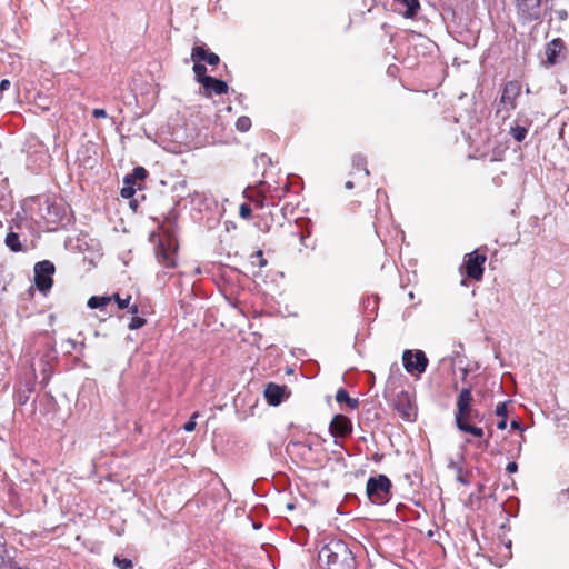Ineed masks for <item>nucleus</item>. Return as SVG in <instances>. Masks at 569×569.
<instances>
[{
  "label": "nucleus",
  "mask_w": 569,
  "mask_h": 569,
  "mask_svg": "<svg viewBox=\"0 0 569 569\" xmlns=\"http://www.w3.org/2000/svg\"><path fill=\"white\" fill-rule=\"evenodd\" d=\"M319 561L327 569H352L355 558L348 546L341 540H331L325 545L318 555Z\"/></svg>",
  "instance_id": "nucleus-1"
},
{
  "label": "nucleus",
  "mask_w": 569,
  "mask_h": 569,
  "mask_svg": "<svg viewBox=\"0 0 569 569\" xmlns=\"http://www.w3.org/2000/svg\"><path fill=\"white\" fill-rule=\"evenodd\" d=\"M472 401H473V397H472L471 389L463 388L459 392L458 398H457V403H456L457 409L455 412V422H456L458 430H460L461 432H465V433H469L472 437L479 439V441L477 442V447L487 449L489 441L482 440V438L485 436V431L482 428H468V426H462V427L460 426L462 423L461 418H463L467 415V412L472 409V406H471Z\"/></svg>",
  "instance_id": "nucleus-2"
},
{
  "label": "nucleus",
  "mask_w": 569,
  "mask_h": 569,
  "mask_svg": "<svg viewBox=\"0 0 569 569\" xmlns=\"http://www.w3.org/2000/svg\"><path fill=\"white\" fill-rule=\"evenodd\" d=\"M366 492L372 503L385 505L391 498V481L385 475L370 477L367 481Z\"/></svg>",
  "instance_id": "nucleus-3"
},
{
  "label": "nucleus",
  "mask_w": 569,
  "mask_h": 569,
  "mask_svg": "<svg viewBox=\"0 0 569 569\" xmlns=\"http://www.w3.org/2000/svg\"><path fill=\"white\" fill-rule=\"evenodd\" d=\"M54 271V264L49 260H43L34 264V284L43 295L52 287V276Z\"/></svg>",
  "instance_id": "nucleus-4"
},
{
  "label": "nucleus",
  "mask_w": 569,
  "mask_h": 569,
  "mask_svg": "<svg viewBox=\"0 0 569 569\" xmlns=\"http://www.w3.org/2000/svg\"><path fill=\"white\" fill-rule=\"evenodd\" d=\"M177 249L178 244L173 238L169 236L161 238L157 248L158 261L166 268H174Z\"/></svg>",
  "instance_id": "nucleus-5"
},
{
  "label": "nucleus",
  "mask_w": 569,
  "mask_h": 569,
  "mask_svg": "<svg viewBox=\"0 0 569 569\" xmlns=\"http://www.w3.org/2000/svg\"><path fill=\"white\" fill-rule=\"evenodd\" d=\"M402 361L406 371L409 373H422L428 366V358L422 350H405Z\"/></svg>",
  "instance_id": "nucleus-6"
},
{
  "label": "nucleus",
  "mask_w": 569,
  "mask_h": 569,
  "mask_svg": "<svg viewBox=\"0 0 569 569\" xmlns=\"http://www.w3.org/2000/svg\"><path fill=\"white\" fill-rule=\"evenodd\" d=\"M393 408L399 416L407 420L413 421L417 417L416 408L412 403L411 397L407 391H400L393 399Z\"/></svg>",
  "instance_id": "nucleus-7"
},
{
  "label": "nucleus",
  "mask_w": 569,
  "mask_h": 569,
  "mask_svg": "<svg viewBox=\"0 0 569 569\" xmlns=\"http://www.w3.org/2000/svg\"><path fill=\"white\" fill-rule=\"evenodd\" d=\"M521 92V84L520 82L513 80L508 81L502 89L500 102L499 104L502 106V108L509 112L510 110L516 109L517 107V98L519 97Z\"/></svg>",
  "instance_id": "nucleus-8"
},
{
  "label": "nucleus",
  "mask_w": 569,
  "mask_h": 569,
  "mask_svg": "<svg viewBox=\"0 0 569 569\" xmlns=\"http://www.w3.org/2000/svg\"><path fill=\"white\" fill-rule=\"evenodd\" d=\"M392 11L405 19L413 20L421 10L419 0H392Z\"/></svg>",
  "instance_id": "nucleus-9"
},
{
  "label": "nucleus",
  "mask_w": 569,
  "mask_h": 569,
  "mask_svg": "<svg viewBox=\"0 0 569 569\" xmlns=\"http://www.w3.org/2000/svg\"><path fill=\"white\" fill-rule=\"evenodd\" d=\"M486 260V256L478 254L477 251L467 254L465 260L467 276L475 280H480L483 276Z\"/></svg>",
  "instance_id": "nucleus-10"
},
{
  "label": "nucleus",
  "mask_w": 569,
  "mask_h": 569,
  "mask_svg": "<svg viewBox=\"0 0 569 569\" xmlns=\"http://www.w3.org/2000/svg\"><path fill=\"white\" fill-rule=\"evenodd\" d=\"M329 431L335 438H346L352 432V423L346 416L336 415L330 422Z\"/></svg>",
  "instance_id": "nucleus-11"
},
{
  "label": "nucleus",
  "mask_w": 569,
  "mask_h": 569,
  "mask_svg": "<svg viewBox=\"0 0 569 569\" xmlns=\"http://www.w3.org/2000/svg\"><path fill=\"white\" fill-rule=\"evenodd\" d=\"M202 87L204 89V94L207 97H211L212 94L221 96L228 92L227 82L216 79L213 77L203 78Z\"/></svg>",
  "instance_id": "nucleus-12"
},
{
  "label": "nucleus",
  "mask_w": 569,
  "mask_h": 569,
  "mask_svg": "<svg viewBox=\"0 0 569 569\" xmlns=\"http://www.w3.org/2000/svg\"><path fill=\"white\" fill-rule=\"evenodd\" d=\"M191 59H198L202 62H207L210 66H217L220 62V58L214 52H209L204 46H196L191 52Z\"/></svg>",
  "instance_id": "nucleus-13"
},
{
  "label": "nucleus",
  "mask_w": 569,
  "mask_h": 569,
  "mask_svg": "<svg viewBox=\"0 0 569 569\" xmlns=\"http://www.w3.org/2000/svg\"><path fill=\"white\" fill-rule=\"evenodd\" d=\"M284 387L278 386L276 383H268L264 389V397L269 405L278 406L281 403L284 395Z\"/></svg>",
  "instance_id": "nucleus-14"
},
{
  "label": "nucleus",
  "mask_w": 569,
  "mask_h": 569,
  "mask_svg": "<svg viewBox=\"0 0 569 569\" xmlns=\"http://www.w3.org/2000/svg\"><path fill=\"white\" fill-rule=\"evenodd\" d=\"M562 49H563V43H562L561 39L557 38V39H553L552 41H550L546 48V57H547L546 63L548 66L556 64L558 61V56L560 54Z\"/></svg>",
  "instance_id": "nucleus-15"
},
{
  "label": "nucleus",
  "mask_w": 569,
  "mask_h": 569,
  "mask_svg": "<svg viewBox=\"0 0 569 569\" xmlns=\"http://www.w3.org/2000/svg\"><path fill=\"white\" fill-rule=\"evenodd\" d=\"M111 301L112 297L109 296H92L89 298L87 306L90 309H100L103 311Z\"/></svg>",
  "instance_id": "nucleus-16"
},
{
  "label": "nucleus",
  "mask_w": 569,
  "mask_h": 569,
  "mask_svg": "<svg viewBox=\"0 0 569 569\" xmlns=\"http://www.w3.org/2000/svg\"><path fill=\"white\" fill-rule=\"evenodd\" d=\"M483 416L479 412V410L472 408L467 412V415L461 418V427L468 426V428H479L478 426L473 425V422H480L482 421Z\"/></svg>",
  "instance_id": "nucleus-17"
},
{
  "label": "nucleus",
  "mask_w": 569,
  "mask_h": 569,
  "mask_svg": "<svg viewBox=\"0 0 569 569\" xmlns=\"http://www.w3.org/2000/svg\"><path fill=\"white\" fill-rule=\"evenodd\" d=\"M336 401L339 403H347L350 409H356L359 406V401L356 398L349 397V393L345 389H339L336 393Z\"/></svg>",
  "instance_id": "nucleus-18"
},
{
  "label": "nucleus",
  "mask_w": 569,
  "mask_h": 569,
  "mask_svg": "<svg viewBox=\"0 0 569 569\" xmlns=\"http://www.w3.org/2000/svg\"><path fill=\"white\" fill-rule=\"evenodd\" d=\"M191 60L193 61V72L196 76V80L202 84L203 78H210V76L206 74L207 68L201 60H198V59H191Z\"/></svg>",
  "instance_id": "nucleus-19"
},
{
  "label": "nucleus",
  "mask_w": 569,
  "mask_h": 569,
  "mask_svg": "<svg viewBox=\"0 0 569 569\" xmlns=\"http://www.w3.org/2000/svg\"><path fill=\"white\" fill-rule=\"evenodd\" d=\"M6 246L14 252L22 250V246L19 240V234L16 232H9L4 239Z\"/></svg>",
  "instance_id": "nucleus-20"
},
{
  "label": "nucleus",
  "mask_w": 569,
  "mask_h": 569,
  "mask_svg": "<svg viewBox=\"0 0 569 569\" xmlns=\"http://www.w3.org/2000/svg\"><path fill=\"white\" fill-rule=\"evenodd\" d=\"M123 183H124V186L122 187L120 194L122 198L129 199L136 192V188H134L136 184L132 183V178H130V177H126L123 180Z\"/></svg>",
  "instance_id": "nucleus-21"
},
{
  "label": "nucleus",
  "mask_w": 569,
  "mask_h": 569,
  "mask_svg": "<svg viewBox=\"0 0 569 569\" xmlns=\"http://www.w3.org/2000/svg\"><path fill=\"white\" fill-rule=\"evenodd\" d=\"M510 133L516 141L521 142L526 139L528 129L526 127L516 124L511 127Z\"/></svg>",
  "instance_id": "nucleus-22"
},
{
  "label": "nucleus",
  "mask_w": 569,
  "mask_h": 569,
  "mask_svg": "<svg viewBox=\"0 0 569 569\" xmlns=\"http://www.w3.org/2000/svg\"><path fill=\"white\" fill-rule=\"evenodd\" d=\"M113 563L119 568V569H132L133 568V562L132 560L130 559H127V558H121L120 556H114L113 558Z\"/></svg>",
  "instance_id": "nucleus-23"
},
{
  "label": "nucleus",
  "mask_w": 569,
  "mask_h": 569,
  "mask_svg": "<svg viewBox=\"0 0 569 569\" xmlns=\"http://www.w3.org/2000/svg\"><path fill=\"white\" fill-rule=\"evenodd\" d=\"M251 127L250 118L242 116L237 119L236 128L241 132H247Z\"/></svg>",
  "instance_id": "nucleus-24"
},
{
  "label": "nucleus",
  "mask_w": 569,
  "mask_h": 569,
  "mask_svg": "<svg viewBox=\"0 0 569 569\" xmlns=\"http://www.w3.org/2000/svg\"><path fill=\"white\" fill-rule=\"evenodd\" d=\"M147 174L148 172L143 167H136L129 177L132 178V183L136 184L137 180L142 181Z\"/></svg>",
  "instance_id": "nucleus-25"
},
{
  "label": "nucleus",
  "mask_w": 569,
  "mask_h": 569,
  "mask_svg": "<svg viewBox=\"0 0 569 569\" xmlns=\"http://www.w3.org/2000/svg\"><path fill=\"white\" fill-rule=\"evenodd\" d=\"M112 300L117 302L118 309H126L129 307L131 296H127L126 298H121L118 293L111 296Z\"/></svg>",
  "instance_id": "nucleus-26"
},
{
  "label": "nucleus",
  "mask_w": 569,
  "mask_h": 569,
  "mask_svg": "<svg viewBox=\"0 0 569 569\" xmlns=\"http://www.w3.org/2000/svg\"><path fill=\"white\" fill-rule=\"evenodd\" d=\"M352 163L357 169H362L365 172V176H369V170L366 168V159L362 156H360V154L355 156L352 159Z\"/></svg>",
  "instance_id": "nucleus-27"
},
{
  "label": "nucleus",
  "mask_w": 569,
  "mask_h": 569,
  "mask_svg": "<svg viewBox=\"0 0 569 569\" xmlns=\"http://www.w3.org/2000/svg\"><path fill=\"white\" fill-rule=\"evenodd\" d=\"M146 323V319L141 318V317H138V316H133L131 318V321L129 323V329L131 330H136V329H139L141 327H143Z\"/></svg>",
  "instance_id": "nucleus-28"
},
{
  "label": "nucleus",
  "mask_w": 569,
  "mask_h": 569,
  "mask_svg": "<svg viewBox=\"0 0 569 569\" xmlns=\"http://www.w3.org/2000/svg\"><path fill=\"white\" fill-rule=\"evenodd\" d=\"M197 417H198V412H194V413L191 416L190 420H189V421H187V422L184 423L183 429H184L187 432H191V431H193V430H194L196 425H197V423H196V418H197Z\"/></svg>",
  "instance_id": "nucleus-29"
},
{
  "label": "nucleus",
  "mask_w": 569,
  "mask_h": 569,
  "mask_svg": "<svg viewBox=\"0 0 569 569\" xmlns=\"http://www.w3.org/2000/svg\"><path fill=\"white\" fill-rule=\"evenodd\" d=\"M496 415L500 418H507V402H500L497 405L496 407V410H495Z\"/></svg>",
  "instance_id": "nucleus-30"
},
{
  "label": "nucleus",
  "mask_w": 569,
  "mask_h": 569,
  "mask_svg": "<svg viewBox=\"0 0 569 569\" xmlns=\"http://www.w3.org/2000/svg\"><path fill=\"white\" fill-rule=\"evenodd\" d=\"M239 214L243 219H249L251 217V208L247 203H242L239 209Z\"/></svg>",
  "instance_id": "nucleus-31"
},
{
  "label": "nucleus",
  "mask_w": 569,
  "mask_h": 569,
  "mask_svg": "<svg viewBox=\"0 0 569 569\" xmlns=\"http://www.w3.org/2000/svg\"><path fill=\"white\" fill-rule=\"evenodd\" d=\"M457 480L462 483V485H468L469 483V480L467 479V477L463 475V470L461 467H457Z\"/></svg>",
  "instance_id": "nucleus-32"
},
{
  "label": "nucleus",
  "mask_w": 569,
  "mask_h": 569,
  "mask_svg": "<svg viewBox=\"0 0 569 569\" xmlns=\"http://www.w3.org/2000/svg\"><path fill=\"white\" fill-rule=\"evenodd\" d=\"M92 116L94 118H107V111L104 109H93Z\"/></svg>",
  "instance_id": "nucleus-33"
},
{
  "label": "nucleus",
  "mask_w": 569,
  "mask_h": 569,
  "mask_svg": "<svg viewBox=\"0 0 569 569\" xmlns=\"http://www.w3.org/2000/svg\"><path fill=\"white\" fill-rule=\"evenodd\" d=\"M507 472L515 473L518 470V465L515 461H511L506 467Z\"/></svg>",
  "instance_id": "nucleus-34"
},
{
  "label": "nucleus",
  "mask_w": 569,
  "mask_h": 569,
  "mask_svg": "<svg viewBox=\"0 0 569 569\" xmlns=\"http://www.w3.org/2000/svg\"><path fill=\"white\" fill-rule=\"evenodd\" d=\"M11 83L9 80L7 79H3L1 82H0V94L2 96V92L8 90L10 88Z\"/></svg>",
  "instance_id": "nucleus-35"
},
{
  "label": "nucleus",
  "mask_w": 569,
  "mask_h": 569,
  "mask_svg": "<svg viewBox=\"0 0 569 569\" xmlns=\"http://www.w3.org/2000/svg\"><path fill=\"white\" fill-rule=\"evenodd\" d=\"M497 428L500 430L506 429L507 428V418H501L497 423Z\"/></svg>",
  "instance_id": "nucleus-36"
},
{
  "label": "nucleus",
  "mask_w": 569,
  "mask_h": 569,
  "mask_svg": "<svg viewBox=\"0 0 569 569\" xmlns=\"http://www.w3.org/2000/svg\"><path fill=\"white\" fill-rule=\"evenodd\" d=\"M128 308H129L130 313H132L133 316H137V313L139 312V308L137 305H131V306L129 305Z\"/></svg>",
  "instance_id": "nucleus-37"
},
{
  "label": "nucleus",
  "mask_w": 569,
  "mask_h": 569,
  "mask_svg": "<svg viewBox=\"0 0 569 569\" xmlns=\"http://www.w3.org/2000/svg\"><path fill=\"white\" fill-rule=\"evenodd\" d=\"M257 256H258V257H260V259H261V260H260V266H261V267H262V266H266V263H267V262H266V260L262 258V251H258V252H257Z\"/></svg>",
  "instance_id": "nucleus-38"
},
{
  "label": "nucleus",
  "mask_w": 569,
  "mask_h": 569,
  "mask_svg": "<svg viewBox=\"0 0 569 569\" xmlns=\"http://www.w3.org/2000/svg\"><path fill=\"white\" fill-rule=\"evenodd\" d=\"M510 426H511L512 429H520V423L518 421H516V420L511 421Z\"/></svg>",
  "instance_id": "nucleus-39"
},
{
  "label": "nucleus",
  "mask_w": 569,
  "mask_h": 569,
  "mask_svg": "<svg viewBox=\"0 0 569 569\" xmlns=\"http://www.w3.org/2000/svg\"><path fill=\"white\" fill-rule=\"evenodd\" d=\"M346 188L347 189H352L353 188V182L352 181H347L346 182Z\"/></svg>",
  "instance_id": "nucleus-40"
},
{
  "label": "nucleus",
  "mask_w": 569,
  "mask_h": 569,
  "mask_svg": "<svg viewBox=\"0 0 569 569\" xmlns=\"http://www.w3.org/2000/svg\"><path fill=\"white\" fill-rule=\"evenodd\" d=\"M56 209H57V208H56L54 206H48V212H49V213L51 212V210H54V211H56Z\"/></svg>",
  "instance_id": "nucleus-41"
},
{
  "label": "nucleus",
  "mask_w": 569,
  "mask_h": 569,
  "mask_svg": "<svg viewBox=\"0 0 569 569\" xmlns=\"http://www.w3.org/2000/svg\"><path fill=\"white\" fill-rule=\"evenodd\" d=\"M257 206H258V207H260V208H262V207L264 206L263 200H262V201L257 202Z\"/></svg>",
  "instance_id": "nucleus-42"
},
{
  "label": "nucleus",
  "mask_w": 569,
  "mask_h": 569,
  "mask_svg": "<svg viewBox=\"0 0 569 569\" xmlns=\"http://www.w3.org/2000/svg\"><path fill=\"white\" fill-rule=\"evenodd\" d=\"M12 569H28V568H23V567H12Z\"/></svg>",
  "instance_id": "nucleus-43"
},
{
  "label": "nucleus",
  "mask_w": 569,
  "mask_h": 569,
  "mask_svg": "<svg viewBox=\"0 0 569 569\" xmlns=\"http://www.w3.org/2000/svg\"><path fill=\"white\" fill-rule=\"evenodd\" d=\"M194 272H196V273H200V272H201L200 268L198 267V268L194 270Z\"/></svg>",
  "instance_id": "nucleus-44"
}]
</instances>
